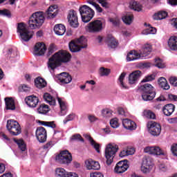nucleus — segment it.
I'll use <instances>...</instances> for the list:
<instances>
[{
    "mask_svg": "<svg viewBox=\"0 0 177 177\" xmlns=\"http://www.w3.org/2000/svg\"><path fill=\"white\" fill-rule=\"evenodd\" d=\"M6 128L12 136H17L21 133V127L19 122L14 120L7 121Z\"/></svg>",
    "mask_w": 177,
    "mask_h": 177,
    "instance_id": "obj_7",
    "label": "nucleus"
},
{
    "mask_svg": "<svg viewBox=\"0 0 177 177\" xmlns=\"http://www.w3.org/2000/svg\"><path fill=\"white\" fill-rule=\"evenodd\" d=\"M54 32L56 35H64L66 33V26L63 24H57L54 26Z\"/></svg>",
    "mask_w": 177,
    "mask_h": 177,
    "instance_id": "obj_28",
    "label": "nucleus"
},
{
    "mask_svg": "<svg viewBox=\"0 0 177 177\" xmlns=\"http://www.w3.org/2000/svg\"><path fill=\"white\" fill-rule=\"evenodd\" d=\"M57 78L61 84H70L73 81V77L66 72H63L57 75Z\"/></svg>",
    "mask_w": 177,
    "mask_h": 177,
    "instance_id": "obj_17",
    "label": "nucleus"
},
{
    "mask_svg": "<svg viewBox=\"0 0 177 177\" xmlns=\"http://www.w3.org/2000/svg\"><path fill=\"white\" fill-rule=\"evenodd\" d=\"M70 140L71 142H82V143H84V138H82V136H80V134L76 133L73 135L71 138H70Z\"/></svg>",
    "mask_w": 177,
    "mask_h": 177,
    "instance_id": "obj_44",
    "label": "nucleus"
},
{
    "mask_svg": "<svg viewBox=\"0 0 177 177\" xmlns=\"http://www.w3.org/2000/svg\"><path fill=\"white\" fill-rule=\"evenodd\" d=\"M69 49L71 50V52L73 53H77V52H80V50H81V49H82L80 46H79L77 42L75 41V40H72L70 43H69Z\"/></svg>",
    "mask_w": 177,
    "mask_h": 177,
    "instance_id": "obj_31",
    "label": "nucleus"
},
{
    "mask_svg": "<svg viewBox=\"0 0 177 177\" xmlns=\"http://www.w3.org/2000/svg\"><path fill=\"white\" fill-rule=\"evenodd\" d=\"M17 32L19 34L21 39L25 41V42H28V41L32 38L34 35V31L29 30L24 23L18 24Z\"/></svg>",
    "mask_w": 177,
    "mask_h": 177,
    "instance_id": "obj_4",
    "label": "nucleus"
},
{
    "mask_svg": "<svg viewBox=\"0 0 177 177\" xmlns=\"http://www.w3.org/2000/svg\"><path fill=\"white\" fill-rule=\"evenodd\" d=\"M126 75H127V73H125V72H123L121 73V75H120V77L118 78L120 86L122 89H129V87H128V86H127V84H125L124 83V80L125 79Z\"/></svg>",
    "mask_w": 177,
    "mask_h": 177,
    "instance_id": "obj_36",
    "label": "nucleus"
},
{
    "mask_svg": "<svg viewBox=\"0 0 177 177\" xmlns=\"http://www.w3.org/2000/svg\"><path fill=\"white\" fill-rule=\"evenodd\" d=\"M90 177H104L100 172H94L90 174Z\"/></svg>",
    "mask_w": 177,
    "mask_h": 177,
    "instance_id": "obj_62",
    "label": "nucleus"
},
{
    "mask_svg": "<svg viewBox=\"0 0 177 177\" xmlns=\"http://www.w3.org/2000/svg\"><path fill=\"white\" fill-rule=\"evenodd\" d=\"M46 52V46L44 43H37L34 47L33 55L35 56H44Z\"/></svg>",
    "mask_w": 177,
    "mask_h": 177,
    "instance_id": "obj_13",
    "label": "nucleus"
},
{
    "mask_svg": "<svg viewBox=\"0 0 177 177\" xmlns=\"http://www.w3.org/2000/svg\"><path fill=\"white\" fill-rule=\"evenodd\" d=\"M158 82L159 84V86H160V88L164 89L165 91H168L169 88H171L169 86V84H168V82H167V79H165V77H160L158 80Z\"/></svg>",
    "mask_w": 177,
    "mask_h": 177,
    "instance_id": "obj_32",
    "label": "nucleus"
},
{
    "mask_svg": "<svg viewBox=\"0 0 177 177\" xmlns=\"http://www.w3.org/2000/svg\"><path fill=\"white\" fill-rule=\"evenodd\" d=\"M14 142L17 143L21 151H26L27 150V146L26 145V143H24V141L23 140L14 139Z\"/></svg>",
    "mask_w": 177,
    "mask_h": 177,
    "instance_id": "obj_40",
    "label": "nucleus"
},
{
    "mask_svg": "<svg viewBox=\"0 0 177 177\" xmlns=\"http://www.w3.org/2000/svg\"><path fill=\"white\" fill-rule=\"evenodd\" d=\"M55 161L59 164H65L68 165L73 161L71 153L67 150L62 151L56 157Z\"/></svg>",
    "mask_w": 177,
    "mask_h": 177,
    "instance_id": "obj_8",
    "label": "nucleus"
},
{
    "mask_svg": "<svg viewBox=\"0 0 177 177\" xmlns=\"http://www.w3.org/2000/svg\"><path fill=\"white\" fill-rule=\"evenodd\" d=\"M122 20L125 24L130 26V24H132V21H133V15L132 14H127L122 17Z\"/></svg>",
    "mask_w": 177,
    "mask_h": 177,
    "instance_id": "obj_37",
    "label": "nucleus"
},
{
    "mask_svg": "<svg viewBox=\"0 0 177 177\" xmlns=\"http://www.w3.org/2000/svg\"><path fill=\"white\" fill-rule=\"evenodd\" d=\"M67 19L71 27L77 28L78 26H80V23H78V15H77V12H75V10H69Z\"/></svg>",
    "mask_w": 177,
    "mask_h": 177,
    "instance_id": "obj_11",
    "label": "nucleus"
},
{
    "mask_svg": "<svg viewBox=\"0 0 177 177\" xmlns=\"http://www.w3.org/2000/svg\"><path fill=\"white\" fill-rule=\"evenodd\" d=\"M140 77H142V72L140 71H133L129 75V84H130V85L138 84V81H139Z\"/></svg>",
    "mask_w": 177,
    "mask_h": 177,
    "instance_id": "obj_16",
    "label": "nucleus"
},
{
    "mask_svg": "<svg viewBox=\"0 0 177 177\" xmlns=\"http://www.w3.org/2000/svg\"><path fill=\"white\" fill-rule=\"evenodd\" d=\"M144 153L153 156V146H148L144 148Z\"/></svg>",
    "mask_w": 177,
    "mask_h": 177,
    "instance_id": "obj_55",
    "label": "nucleus"
},
{
    "mask_svg": "<svg viewBox=\"0 0 177 177\" xmlns=\"http://www.w3.org/2000/svg\"><path fill=\"white\" fill-rule=\"evenodd\" d=\"M151 50H153V49L151 48V45L150 44H145L141 52L140 53V56L142 59H145L146 57H147V56H149V55H150V53H151Z\"/></svg>",
    "mask_w": 177,
    "mask_h": 177,
    "instance_id": "obj_23",
    "label": "nucleus"
},
{
    "mask_svg": "<svg viewBox=\"0 0 177 177\" xmlns=\"http://www.w3.org/2000/svg\"><path fill=\"white\" fill-rule=\"evenodd\" d=\"M153 168V159L149 156H145L142 158L141 171L143 174H149Z\"/></svg>",
    "mask_w": 177,
    "mask_h": 177,
    "instance_id": "obj_10",
    "label": "nucleus"
},
{
    "mask_svg": "<svg viewBox=\"0 0 177 177\" xmlns=\"http://www.w3.org/2000/svg\"><path fill=\"white\" fill-rule=\"evenodd\" d=\"M106 42L109 48H111L112 49H115L116 46H118V42H117L113 37L109 36L106 38Z\"/></svg>",
    "mask_w": 177,
    "mask_h": 177,
    "instance_id": "obj_29",
    "label": "nucleus"
},
{
    "mask_svg": "<svg viewBox=\"0 0 177 177\" xmlns=\"http://www.w3.org/2000/svg\"><path fill=\"white\" fill-rule=\"evenodd\" d=\"M71 59V55L66 50H59L48 59V67L49 70L57 68L62 63H68Z\"/></svg>",
    "mask_w": 177,
    "mask_h": 177,
    "instance_id": "obj_1",
    "label": "nucleus"
},
{
    "mask_svg": "<svg viewBox=\"0 0 177 177\" xmlns=\"http://www.w3.org/2000/svg\"><path fill=\"white\" fill-rule=\"evenodd\" d=\"M43 97L45 102L48 103L50 106H55L56 104V100H55V97L50 95V94L46 93L44 94Z\"/></svg>",
    "mask_w": 177,
    "mask_h": 177,
    "instance_id": "obj_30",
    "label": "nucleus"
},
{
    "mask_svg": "<svg viewBox=\"0 0 177 177\" xmlns=\"http://www.w3.org/2000/svg\"><path fill=\"white\" fill-rule=\"evenodd\" d=\"M30 86H28L26 84H22L20 87H19V91L21 92H30Z\"/></svg>",
    "mask_w": 177,
    "mask_h": 177,
    "instance_id": "obj_57",
    "label": "nucleus"
},
{
    "mask_svg": "<svg viewBox=\"0 0 177 177\" xmlns=\"http://www.w3.org/2000/svg\"><path fill=\"white\" fill-rule=\"evenodd\" d=\"M66 177H78V174H77V173L68 171Z\"/></svg>",
    "mask_w": 177,
    "mask_h": 177,
    "instance_id": "obj_64",
    "label": "nucleus"
},
{
    "mask_svg": "<svg viewBox=\"0 0 177 177\" xmlns=\"http://www.w3.org/2000/svg\"><path fill=\"white\" fill-rule=\"evenodd\" d=\"M130 9H133L137 12H140L142 10V5L135 1H131L129 4Z\"/></svg>",
    "mask_w": 177,
    "mask_h": 177,
    "instance_id": "obj_39",
    "label": "nucleus"
},
{
    "mask_svg": "<svg viewBox=\"0 0 177 177\" xmlns=\"http://www.w3.org/2000/svg\"><path fill=\"white\" fill-rule=\"evenodd\" d=\"M102 114L103 117H111V114H113V111L109 109H105L102 111Z\"/></svg>",
    "mask_w": 177,
    "mask_h": 177,
    "instance_id": "obj_53",
    "label": "nucleus"
},
{
    "mask_svg": "<svg viewBox=\"0 0 177 177\" xmlns=\"http://www.w3.org/2000/svg\"><path fill=\"white\" fill-rule=\"evenodd\" d=\"M79 46L81 47L82 49H85L86 46H88L86 38L84 36H81L79 39L75 40Z\"/></svg>",
    "mask_w": 177,
    "mask_h": 177,
    "instance_id": "obj_34",
    "label": "nucleus"
},
{
    "mask_svg": "<svg viewBox=\"0 0 177 177\" xmlns=\"http://www.w3.org/2000/svg\"><path fill=\"white\" fill-rule=\"evenodd\" d=\"M169 100H171L173 102H177V95L174 94H169L168 95Z\"/></svg>",
    "mask_w": 177,
    "mask_h": 177,
    "instance_id": "obj_63",
    "label": "nucleus"
},
{
    "mask_svg": "<svg viewBox=\"0 0 177 177\" xmlns=\"http://www.w3.org/2000/svg\"><path fill=\"white\" fill-rule=\"evenodd\" d=\"M75 118V114L74 113H71L68 115L66 117V118L64 120L63 122L64 124H67L68 121H73Z\"/></svg>",
    "mask_w": 177,
    "mask_h": 177,
    "instance_id": "obj_54",
    "label": "nucleus"
},
{
    "mask_svg": "<svg viewBox=\"0 0 177 177\" xmlns=\"http://www.w3.org/2000/svg\"><path fill=\"white\" fill-rule=\"evenodd\" d=\"M156 32H157V29L153 27L147 28L145 30L142 31V34H144V35H149L150 34L153 35L156 34Z\"/></svg>",
    "mask_w": 177,
    "mask_h": 177,
    "instance_id": "obj_45",
    "label": "nucleus"
},
{
    "mask_svg": "<svg viewBox=\"0 0 177 177\" xmlns=\"http://www.w3.org/2000/svg\"><path fill=\"white\" fill-rule=\"evenodd\" d=\"M154 66L158 68H165V62L161 58L157 57L154 59Z\"/></svg>",
    "mask_w": 177,
    "mask_h": 177,
    "instance_id": "obj_38",
    "label": "nucleus"
},
{
    "mask_svg": "<svg viewBox=\"0 0 177 177\" xmlns=\"http://www.w3.org/2000/svg\"><path fill=\"white\" fill-rule=\"evenodd\" d=\"M171 151L176 157H177V144H173L171 146Z\"/></svg>",
    "mask_w": 177,
    "mask_h": 177,
    "instance_id": "obj_59",
    "label": "nucleus"
},
{
    "mask_svg": "<svg viewBox=\"0 0 177 177\" xmlns=\"http://www.w3.org/2000/svg\"><path fill=\"white\" fill-rule=\"evenodd\" d=\"M167 45L171 50H177V37H170L167 41Z\"/></svg>",
    "mask_w": 177,
    "mask_h": 177,
    "instance_id": "obj_24",
    "label": "nucleus"
},
{
    "mask_svg": "<svg viewBox=\"0 0 177 177\" xmlns=\"http://www.w3.org/2000/svg\"><path fill=\"white\" fill-rule=\"evenodd\" d=\"M80 13L84 23H89V21L92 20V19H93V16H95V11L86 5L80 7Z\"/></svg>",
    "mask_w": 177,
    "mask_h": 177,
    "instance_id": "obj_6",
    "label": "nucleus"
},
{
    "mask_svg": "<svg viewBox=\"0 0 177 177\" xmlns=\"http://www.w3.org/2000/svg\"><path fill=\"white\" fill-rule=\"evenodd\" d=\"M162 111L165 115H167V117H169V115H171L172 113L175 111V105L172 104H167L163 107Z\"/></svg>",
    "mask_w": 177,
    "mask_h": 177,
    "instance_id": "obj_25",
    "label": "nucleus"
},
{
    "mask_svg": "<svg viewBox=\"0 0 177 177\" xmlns=\"http://www.w3.org/2000/svg\"><path fill=\"white\" fill-rule=\"evenodd\" d=\"M35 85L39 89H42V88L46 86V81L44 78L39 77L35 80Z\"/></svg>",
    "mask_w": 177,
    "mask_h": 177,
    "instance_id": "obj_33",
    "label": "nucleus"
},
{
    "mask_svg": "<svg viewBox=\"0 0 177 177\" xmlns=\"http://www.w3.org/2000/svg\"><path fill=\"white\" fill-rule=\"evenodd\" d=\"M122 125L125 129H129V131H135L136 129V123L129 119H123Z\"/></svg>",
    "mask_w": 177,
    "mask_h": 177,
    "instance_id": "obj_20",
    "label": "nucleus"
},
{
    "mask_svg": "<svg viewBox=\"0 0 177 177\" xmlns=\"http://www.w3.org/2000/svg\"><path fill=\"white\" fill-rule=\"evenodd\" d=\"M144 115L147 118H150L151 120H154V118H156V114H154V113H153L150 110H147L144 111Z\"/></svg>",
    "mask_w": 177,
    "mask_h": 177,
    "instance_id": "obj_48",
    "label": "nucleus"
},
{
    "mask_svg": "<svg viewBox=\"0 0 177 177\" xmlns=\"http://www.w3.org/2000/svg\"><path fill=\"white\" fill-rule=\"evenodd\" d=\"M36 138L40 143H44L46 142V129L42 127H39L36 130Z\"/></svg>",
    "mask_w": 177,
    "mask_h": 177,
    "instance_id": "obj_14",
    "label": "nucleus"
},
{
    "mask_svg": "<svg viewBox=\"0 0 177 177\" xmlns=\"http://www.w3.org/2000/svg\"><path fill=\"white\" fill-rule=\"evenodd\" d=\"M156 80V75L151 74L145 77V79L142 80V82H150V81H154Z\"/></svg>",
    "mask_w": 177,
    "mask_h": 177,
    "instance_id": "obj_52",
    "label": "nucleus"
},
{
    "mask_svg": "<svg viewBox=\"0 0 177 177\" xmlns=\"http://www.w3.org/2000/svg\"><path fill=\"white\" fill-rule=\"evenodd\" d=\"M167 16H168V12L165 11H160L159 12L156 13L153 16V19L154 20H162L164 19H166Z\"/></svg>",
    "mask_w": 177,
    "mask_h": 177,
    "instance_id": "obj_35",
    "label": "nucleus"
},
{
    "mask_svg": "<svg viewBox=\"0 0 177 177\" xmlns=\"http://www.w3.org/2000/svg\"><path fill=\"white\" fill-rule=\"evenodd\" d=\"M142 97L145 101L153 100L156 97V90L150 84H145L139 88Z\"/></svg>",
    "mask_w": 177,
    "mask_h": 177,
    "instance_id": "obj_3",
    "label": "nucleus"
},
{
    "mask_svg": "<svg viewBox=\"0 0 177 177\" xmlns=\"http://www.w3.org/2000/svg\"><path fill=\"white\" fill-rule=\"evenodd\" d=\"M25 102L29 107H37L39 100L35 95H30L25 99Z\"/></svg>",
    "mask_w": 177,
    "mask_h": 177,
    "instance_id": "obj_19",
    "label": "nucleus"
},
{
    "mask_svg": "<svg viewBox=\"0 0 177 177\" xmlns=\"http://www.w3.org/2000/svg\"><path fill=\"white\" fill-rule=\"evenodd\" d=\"M129 168V165H128L127 161H120L118 162L115 168H114V172L115 174H124V172H126V171L128 170Z\"/></svg>",
    "mask_w": 177,
    "mask_h": 177,
    "instance_id": "obj_12",
    "label": "nucleus"
},
{
    "mask_svg": "<svg viewBox=\"0 0 177 177\" xmlns=\"http://www.w3.org/2000/svg\"><path fill=\"white\" fill-rule=\"evenodd\" d=\"M0 16H4V17L10 19V17H12V14L10 13V11L7 9L0 10Z\"/></svg>",
    "mask_w": 177,
    "mask_h": 177,
    "instance_id": "obj_50",
    "label": "nucleus"
},
{
    "mask_svg": "<svg viewBox=\"0 0 177 177\" xmlns=\"http://www.w3.org/2000/svg\"><path fill=\"white\" fill-rule=\"evenodd\" d=\"M85 30L87 32H92L93 34L100 32L103 30V22L100 20L91 21L86 26Z\"/></svg>",
    "mask_w": 177,
    "mask_h": 177,
    "instance_id": "obj_9",
    "label": "nucleus"
},
{
    "mask_svg": "<svg viewBox=\"0 0 177 177\" xmlns=\"http://www.w3.org/2000/svg\"><path fill=\"white\" fill-rule=\"evenodd\" d=\"M109 21H110L111 23H112V24H113V26H118V25L120 24V20L119 19L118 17H115V18H111V19H109Z\"/></svg>",
    "mask_w": 177,
    "mask_h": 177,
    "instance_id": "obj_58",
    "label": "nucleus"
},
{
    "mask_svg": "<svg viewBox=\"0 0 177 177\" xmlns=\"http://www.w3.org/2000/svg\"><path fill=\"white\" fill-rule=\"evenodd\" d=\"M167 153L158 146H153V156H165Z\"/></svg>",
    "mask_w": 177,
    "mask_h": 177,
    "instance_id": "obj_41",
    "label": "nucleus"
},
{
    "mask_svg": "<svg viewBox=\"0 0 177 177\" xmlns=\"http://www.w3.org/2000/svg\"><path fill=\"white\" fill-rule=\"evenodd\" d=\"M127 62H133V60H138L142 59L140 54L138 51L133 50H131L127 55Z\"/></svg>",
    "mask_w": 177,
    "mask_h": 177,
    "instance_id": "obj_22",
    "label": "nucleus"
},
{
    "mask_svg": "<svg viewBox=\"0 0 177 177\" xmlns=\"http://www.w3.org/2000/svg\"><path fill=\"white\" fill-rule=\"evenodd\" d=\"M169 82L172 86H177V77L171 76L169 78Z\"/></svg>",
    "mask_w": 177,
    "mask_h": 177,
    "instance_id": "obj_56",
    "label": "nucleus"
},
{
    "mask_svg": "<svg viewBox=\"0 0 177 177\" xmlns=\"http://www.w3.org/2000/svg\"><path fill=\"white\" fill-rule=\"evenodd\" d=\"M7 57H16L17 56V50L16 49H8L7 51Z\"/></svg>",
    "mask_w": 177,
    "mask_h": 177,
    "instance_id": "obj_49",
    "label": "nucleus"
},
{
    "mask_svg": "<svg viewBox=\"0 0 177 177\" xmlns=\"http://www.w3.org/2000/svg\"><path fill=\"white\" fill-rule=\"evenodd\" d=\"M117 151H118V145L116 144L109 143L106 145L105 149V157L106 158L107 165H111Z\"/></svg>",
    "mask_w": 177,
    "mask_h": 177,
    "instance_id": "obj_5",
    "label": "nucleus"
},
{
    "mask_svg": "<svg viewBox=\"0 0 177 177\" xmlns=\"http://www.w3.org/2000/svg\"><path fill=\"white\" fill-rule=\"evenodd\" d=\"M149 132L153 136H158L161 133V126L157 122H152L149 124Z\"/></svg>",
    "mask_w": 177,
    "mask_h": 177,
    "instance_id": "obj_15",
    "label": "nucleus"
},
{
    "mask_svg": "<svg viewBox=\"0 0 177 177\" xmlns=\"http://www.w3.org/2000/svg\"><path fill=\"white\" fill-rule=\"evenodd\" d=\"M83 136L88 140L91 145L95 149V150L97 151V153H100V145L99 143L96 142L95 140L91 137L88 134H84Z\"/></svg>",
    "mask_w": 177,
    "mask_h": 177,
    "instance_id": "obj_21",
    "label": "nucleus"
},
{
    "mask_svg": "<svg viewBox=\"0 0 177 177\" xmlns=\"http://www.w3.org/2000/svg\"><path fill=\"white\" fill-rule=\"evenodd\" d=\"M68 171L64 168H57L55 170V174L57 177H66Z\"/></svg>",
    "mask_w": 177,
    "mask_h": 177,
    "instance_id": "obj_42",
    "label": "nucleus"
},
{
    "mask_svg": "<svg viewBox=\"0 0 177 177\" xmlns=\"http://www.w3.org/2000/svg\"><path fill=\"white\" fill-rule=\"evenodd\" d=\"M86 168L88 170L94 169L99 170L100 169V164L99 162L95 161L92 159L85 161Z\"/></svg>",
    "mask_w": 177,
    "mask_h": 177,
    "instance_id": "obj_18",
    "label": "nucleus"
},
{
    "mask_svg": "<svg viewBox=\"0 0 177 177\" xmlns=\"http://www.w3.org/2000/svg\"><path fill=\"white\" fill-rule=\"evenodd\" d=\"M45 23V15L44 12L38 11L32 15L28 21L30 28L35 29L41 27Z\"/></svg>",
    "mask_w": 177,
    "mask_h": 177,
    "instance_id": "obj_2",
    "label": "nucleus"
},
{
    "mask_svg": "<svg viewBox=\"0 0 177 177\" xmlns=\"http://www.w3.org/2000/svg\"><path fill=\"white\" fill-rule=\"evenodd\" d=\"M6 110H15L16 105L15 104V100L12 97H6Z\"/></svg>",
    "mask_w": 177,
    "mask_h": 177,
    "instance_id": "obj_26",
    "label": "nucleus"
},
{
    "mask_svg": "<svg viewBox=\"0 0 177 177\" xmlns=\"http://www.w3.org/2000/svg\"><path fill=\"white\" fill-rule=\"evenodd\" d=\"M39 124L43 125L44 127H48V128H56V124L55 122H45V121H39Z\"/></svg>",
    "mask_w": 177,
    "mask_h": 177,
    "instance_id": "obj_47",
    "label": "nucleus"
},
{
    "mask_svg": "<svg viewBox=\"0 0 177 177\" xmlns=\"http://www.w3.org/2000/svg\"><path fill=\"white\" fill-rule=\"evenodd\" d=\"M46 15L47 19H54V17H56L57 13L46 11Z\"/></svg>",
    "mask_w": 177,
    "mask_h": 177,
    "instance_id": "obj_60",
    "label": "nucleus"
},
{
    "mask_svg": "<svg viewBox=\"0 0 177 177\" xmlns=\"http://www.w3.org/2000/svg\"><path fill=\"white\" fill-rule=\"evenodd\" d=\"M101 6H102V8H104V9H109L110 8L111 4L110 2H109V0H106L105 2L101 4Z\"/></svg>",
    "mask_w": 177,
    "mask_h": 177,
    "instance_id": "obj_61",
    "label": "nucleus"
},
{
    "mask_svg": "<svg viewBox=\"0 0 177 177\" xmlns=\"http://www.w3.org/2000/svg\"><path fill=\"white\" fill-rule=\"evenodd\" d=\"M57 99L61 109L60 115H66V114L67 113L66 111L67 110V104H66V102L59 97H57Z\"/></svg>",
    "mask_w": 177,
    "mask_h": 177,
    "instance_id": "obj_27",
    "label": "nucleus"
},
{
    "mask_svg": "<svg viewBox=\"0 0 177 177\" xmlns=\"http://www.w3.org/2000/svg\"><path fill=\"white\" fill-rule=\"evenodd\" d=\"M110 125L112 128H118L120 124L118 123V119L116 118L110 120Z\"/></svg>",
    "mask_w": 177,
    "mask_h": 177,
    "instance_id": "obj_51",
    "label": "nucleus"
},
{
    "mask_svg": "<svg viewBox=\"0 0 177 177\" xmlns=\"http://www.w3.org/2000/svg\"><path fill=\"white\" fill-rule=\"evenodd\" d=\"M49 111V106L42 104L39 106L38 109V112L39 114H46Z\"/></svg>",
    "mask_w": 177,
    "mask_h": 177,
    "instance_id": "obj_43",
    "label": "nucleus"
},
{
    "mask_svg": "<svg viewBox=\"0 0 177 177\" xmlns=\"http://www.w3.org/2000/svg\"><path fill=\"white\" fill-rule=\"evenodd\" d=\"M111 73V71L109 68H106L104 67H101L100 68V75L101 77H107L110 73Z\"/></svg>",
    "mask_w": 177,
    "mask_h": 177,
    "instance_id": "obj_46",
    "label": "nucleus"
}]
</instances>
